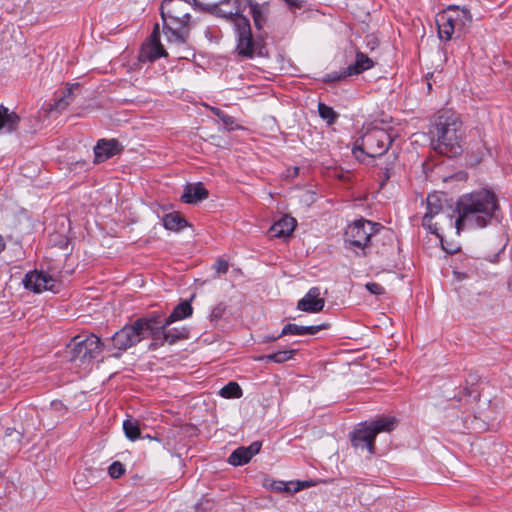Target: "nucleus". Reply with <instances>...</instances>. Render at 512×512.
<instances>
[{"instance_id": "c85d7f7f", "label": "nucleus", "mask_w": 512, "mask_h": 512, "mask_svg": "<svg viewBox=\"0 0 512 512\" xmlns=\"http://www.w3.org/2000/svg\"><path fill=\"white\" fill-rule=\"evenodd\" d=\"M246 3L250 8L255 27L261 29L266 21L261 5L252 0H247Z\"/></svg>"}, {"instance_id": "37998d69", "label": "nucleus", "mask_w": 512, "mask_h": 512, "mask_svg": "<svg viewBox=\"0 0 512 512\" xmlns=\"http://www.w3.org/2000/svg\"><path fill=\"white\" fill-rule=\"evenodd\" d=\"M298 484L301 486V490L311 487L313 485L311 481H298Z\"/></svg>"}, {"instance_id": "ea45409f", "label": "nucleus", "mask_w": 512, "mask_h": 512, "mask_svg": "<svg viewBox=\"0 0 512 512\" xmlns=\"http://www.w3.org/2000/svg\"><path fill=\"white\" fill-rule=\"evenodd\" d=\"M289 7V10L295 12L297 9H301L304 6L303 0H283Z\"/></svg>"}, {"instance_id": "8fccbe9b", "label": "nucleus", "mask_w": 512, "mask_h": 512, "mask_svg": "<svg viewBox=\"0 0 512 512\" xmlns=\"http://www.w3.org/2000/svg\"><path fill=\"white\" fill-rule=\"evenodd\" d=\"M293 173H294V174H297V173H298V167H295V168H294Z\"/></svg>"}, {"instance_id": "a19ab883", "label": "nucleus", "mask_w": 512, "mask_h": 512, "mask_svg": "<svg viewBox=\"0 0 512 512\" xmlns=\"http://www.w3.org/2000/svg\"><path fill=\"white\" fill-rule=\"evenodd\" d=\"M286 484H287L286 492H288V493H296V492L301 491V486L298 484V481H290V482H286Z\"/></svg>"}, {"instance_id": "1a4fd4ad", "label": "nucleus", "mask_w": 512, "mask_h": 512, "mask_svg": "<svg viewBox=\"0 0 512 512\" xmlns=\"http://www.w3.org/2000/svg\"><path fill=\"white\" fill-rule=\"evenodd\" d=\"M103 348L104 344L95 334L76 335L67 345V353L70 361L87 366L101 354Z\"/></svg>"}, {"instance_id": "39448f33", "label": "nucleus", "mask_w": 512, "mask_h": 512, "mask_svg": "<svg viewBox=\"0 0 512 512\" xmlns=\"http://www.w3.org/2000/svg\"><path fill=\"white\" fill-rule=\"evenodd\" d=\"M392 135L378 126H368L363 135L355 142L352 153L359 161L365 156L376 158L384 155L392 144Z\"/></svg>"}, {"instance_id": "6e6552de", "label": "nucleus", "mask_w": 512, "mask_h": 512, "mask_svg": "<svg viewBox=\"0 0 512 512\" xmlns=\"http://www.w3.org/2000/svg\"><path fill=\"white\" fill-rule=\"evenodd\" d=\"M422 225L431 233L435 234L443 244V238L440 231L445 227L453 229L455 227L454 216L447 209H444L443 200L440 195L429 194L426 199V212L422 219Z\"/></svg>"}, {"instance_id": "f03ea898", "label": "nucleus", "mask_w": 512, "mask_h": 512, "mask_svg": "<svg viewBox=\"0 0 512 512\" xmlns=\"http://www.w3.org/2000/svg\"><path fill=\"white\" fill-rule=\"evenodd\" d=\"M194 0H163L160 6L163 33L169 43L183 45L191 29V10Z\"/></svg>"}, {"instance_id": "f8f14e48", "label": "nucleus", "mask_w": 512, "mask_h": 512, "mask_svg": "<svg viewBox=\"0 0 512 512\" xmlns=\"http://www.w3.org/2000/svg\"><path fill=\"white\" fill-rule=\"evenodd\" d=\"M234 31L237 37L236 52L242 58H253L256 52V43L251 32L248 18L238 19Z\"/></svg>"}, {"instance_id": "4468645a", "label": "nucleus", "mask_w": 512, "mask_h": 512, "mask_svg": "<svg viewBox=\"0 0 512 512\" xmlns=\"http://www.w3.org/2000/svg\"><path fill=\"white\" fill-rule=\"evenodd\" d=\"M55 284L56 280L51 275L38 270L28 272L23 279L24 287L34 293L52 291Z\"/></svg>"}, {"instance_id": "5701e85b", "label": "nucleus", "mask_w": 512, "mask_h": 512, "mask_svg": "<svg viewBox=\"0 0 512 512\" xmlns=\"http://www.w3.org/2000/svg\"><path fill=\"white\" fill-rule=\"evenodd\" d=\"M374 61L361 51L356 52L355 62L347 67V73L359 75L362 72L374 67Z\"/></svg>"}, {"instance_id": "c756f323", "label": "nucleus", "mask_w": 512, "mask_h": 512, "mask_svg": "<svg viewBox=\"0 0 512 512\" xmlns=\"http://www.w3.org/2000/svg\"><path fill=\"white\" fill-rule=\"evenodd\" d=\"M189 336V330L185 327H166V342L168 344H174L178 340L186 339Z\"/></svg>"}, {"instance_id": "aec40b11", "label": "nucleus", "mask_w": 512, "mask_h": 512, "mask_svg": "<svg viewBox=\"0 0 512 512\" xmlns=\"http://www.w3.org/2000/svg\"><path fill=\"white\" fill-rule=\"evenodd\" d=\"M328 324L312 325V326H300L297 324L289 323L285 325L280 333V336L285 335H314L323 329H327Z\"/></svg>"}, {"instance_id": "2eb2a0df", "label": "nucleus", "mask_w": 512, "mask_h": 512, "mask_svg": "<svg viewBox=\"0 0 512 512\" xmlns=\"http://www.w3.org/2000/svg\"><path fill=\"white\" fill-rule=\"evenodd\" d=\"M325 299L321 296L320 288L312 287L297 303V309L307 313H318L323 310Z\"/></svg>"}, {"instance_id": "9b49d317", "label": "nucleus", "mask_w": 512, "mask_h": 512, "mask_svg": "<svg viewBox=\"0 0 512 512\" xmlns=\"http://www.w3.org/2000/svg\"><path fill=\"white\" fill-rule=\"evenodd\" d=\"M143 325L146 323L139 318L132 325L124 326L112 336V346L119 351H125L139 343L143 339Z\"/></svg>"}, {"instance_id": "2f4dec72", "label": "nucleus", "mask_w": 512, "mask_h": 512, "mask_svg": "<svg viewBox=\"0 0 512 512\" xmlns=\"http://www.w3.org/2000/svg\"><path fill=\"white\" fill-rule=\"evenodd\" d=\"M318 112L319 116L326 120L329 125L333 124L338 117V114L333 110L332 107L327 106L322 102L318 104Z\"/></svg>"}, {"instance_id": "0eeeda50", "label": "nucleus", "mask_w": 512, "mask_h": 512, "mask_svg": "<svg viewBox=\"0 0 512 512\" xmlns=\"http://www.w3.org/2000/svg\"><path fill=\"white\" fill-rule=\"evenodd\" d=\"M394 417H381L371 422H362L350 434V441L355 449L367 450L370 456L375 454V438L381 432L394 430Z\"/></svg>"}, {"instance_id": "4c0bfd02", "label": "nucleus", "mask_w": 512, "mask_h": 512, "mask_svg": "<svg viewBox=\"0 0 512 512\" xmlns=\"http://www.w3.org/2000/svg\"><path fill=\"white\" fill-rule=\"evenodd\" d=\"M365 287L373 295H383L385 293L384 287L375 282H368Z\"/></svg>"}, {"instance_id": "423d86ee", "label": "nucleus", "mask_w": 512, "mask_h": 512, "mask_svg": "<svg viewBox=\"0 0 512 512\" xmlns=\"http://www.w3.org/2000/svg\"><path fill=\"white\" fill-rule=\"evenodd\" d=\"M472 23L470 11L458 6H449L436 16L438 35L441 40L450 41L453 36L460 38Z\"/></svg>"}, {"instance_id": "473e14b6", "label": "nucleus", "mask_w": 512, "mask_h": 512, "mask_svg": "<svg viewBox=\"0 0 512 512\" xmlns=\"http://www.w3.org/2000/svg\"><path fill=\"white\" fill-rule=\"evenodd\" d=\"M20 439H21V433L15 430L14 428H7L5 438L7 444L12 445L13 442L15 445L12 447V452L18 451L20 448Z\"/></svg>"}, {"instance_id": "dca6fc26", "label": "nucleus", "mask_w": 512, "mask_h": 512, "mask_svg": "<svg viewBox=\"0 0 512 512\" xmlns=\"http://www.w3.org/2000/svg\"><path fill=\"white\" fill-rule=\"evenodd\" d=\"M163 56H166V52L160 42V27L157 23L150 36V44L141 50L140 59L142 61H154Z\"/></svg>"}, {"instance_id": "b1692460", "label": "nucleus", "mask_w": 512, "mask_h": 512, "mask_svg": "<svg viewBox=\"0 0 512 512\" xmlns=\"http://www.w3.org/2000/svg\"><path fill=\"white\" fill-rule=\"evenodd\" d=\"M193 308L189 301H183L179 303L171 312V314L165 319L166 325H171L173 322L183 320L192 315Z\"/></svg>"}, {"instance_id": "f257e3e1", "label": "nucleus", "mask_w": 512, "mask_h": 512, "mask_svg": "<svg viewBox=\"0 0 512 512\" xmlns=\"http://www.w3.org/2000/svg\"><path fill=\"white\" fill-rule=\"evenodd\" d=\"M496 195L486 189L464 194L457 203L458 217L455 219L456 232L465 228H483L487 226L498 210Z\"/></svg>"}, {"instance_id": "cd10ccee", "label": "nucleus", "mask_w": 512, "mask_h": 512, "mask_svg": "<svg viewBox=\"0 0 512 512\" xmlns=\"http://www.w3.org/2000/svg\"><path fill=\"white\" fill-rule=\"evenodd\" d=\"M123 430L125 436L131 440L135 441L140 437V422L139 420L129 417L123 422Z\"/></svg>"}, {"instance_id": "20e7f679", "label": "nucleus", "mask_w": 512, "mask_h": 512, "mask_svg": "<svg viewBox=\"0 0 512 512\" xmlns=\"http://www.w3.org/2000/svg\"><path fill=\"white\" fill-rule=\"evenodd\" d=\"M385 228L377 222L364 218L349 223L344 232V245L346 249L352 250L357 255H366L373 241Z\"/></svg>"}, {"instance_id": "58836bf2", "label": "nucleus", "mask_w": 512, "mask_h": 512, "mask_svg": "<svg viewBox=\"0 0 512 512\" xmlns=\"http://www.w3.org/2000/svg\"><path fill=\"white\" fill-rule=\"evenodd\" d=\"M214 269L217 273V275H221V274H225L227 273L228 269H229V264L226 260L224 259H218L215 264H214Z\"/></svg>"}, {"instance_id": "79ce46f5", "label": "nucleus", "mask_w": 512, "mask_h": 512, "mask_svg": "<svg viewBox=\"0 0 512 512\" xmlns=\"http://www.w3.org/2000/svg\"><path fill=\"white\" fill-rule=\"evenodd\" d=\"M271 488L276 492H286L287 484L284 481H275L271 485Z\"/></svg>"}, {"instance_id": "f3484780", "label": "nucleus", "mask_w": 512, "mask_h": 512, "mask_svg": "<svg viewBox=\"0 0 512 512\" xmlns=\"http://www.w3.org/2000/svg\"><path fill=\"white\" fill-rule=\"evenodd\" d=\"M123 147L116 139H100L94 147V163L104 162L121 153Z\"/></svg>"}, {"instance_id": "9d476101", "label": "nucleus", "mask_w": 512, "mask_h": 512, "mask_svg": "<svg viewBox=\"0 0 512 512\" xmlns=\"http://www.w3.org/2000/svg\"><path fill=\"white\" fill-rule=\"evenodd\" d=\"M246 2V0H220L217 3L205 4L194 0V5L199 11L223 18L233 23L235 27L238 19L247 18L243 15L247 6Z\"/></svg>"}, {"instance_id": "7ed1b4c3", "label": "nucleus", "mask_w": 512, "mask_h": 512, "mask_svg": "<svg viewBox=\"0 0 512 512\" xmlns=\"http://www.w3.org/2000/svg\"><path fill=\"white\" fill-rule=\"evenodd\" d=\"M436 137L435 150L440 154L448 157H455L462 151V122L460 118L450 112H442L436 120L435 132Z\"/></svg>"}, {"instance_id": "a18cd8bd", "label": "nucleus", "mask_w": 512, "mask_h": 512, "mask_svg": "<svg viewBox=\"0 0 512 512\" xmlns=\"http://www.w3.org/2000/svg\"><path fill=\"white\" fill-rule=\"evenodd\" d=\"M4 248H5V242H4L3 237L0 235V253L4 250Z\"/></svg>"}, {"instance_id": "de8ad7c7", "label": "nucleus", "mask_w": 512, "mask_h": 512, "mask_svg": "<svg viewBox=\"0 0 512 512\" xmlns=\"http://www.w3.org/2000/svg\"><path fill=\"white\" fill-rule=\"evenodd\" d=\"M371 44V49H374V47L377 45V41L376 40H372L371 42H368V45Z\"/></svg>"}, {"instance_id": "e433bc0d", "label": "nucleus", "mask_w": 512, "mask_h": 512, "mask_svg": "<svg viewBox=\"0 0 512 512\" xmlns=\"http://www.w3.org/2000/svg\"><path fill=\"white\" fill-rule=\"evenodd\" d=\"M226 311V305L224 303H218L211 311L210 318L211 320H220Z\"/></svg>"}, {"instance_id": "4be33fe9", "label": "nucleus", "mask_w": 512, "mask_h": 512, "mask_svg": "<svg viewBox=\"0 0 512 512\" xmlns=\"http://www.w3.org/2000/svg\"><path fill=\"white\" fill-rule=\"evenodd\" d=\"M19 122L20 117L16 112L0 105V130L4 128L10 133L14 132L18 128Z\"/></svg>"}, {"instance_id": "f704fd0d", "label": "nucleus", "mask_w": 512, "mask_h": 512, "mask_svg": "<svg viewBox=\"0 0 512 512\" xmlns=\"http://www.w3.org/2000/svg\"><path fill=\"white\" fill-rule=\"evenodd\" d=\"M108 473L111 478L117 479L125 473V467L121 462L115 461L109 466Z\"/></svg>"}, {"instance_id": "c03bdc74", "label": "nucleus", "mask_w": 512, "mask_h": 512, "mask_svg": "<svg viewBox=\"0 0 512 512\" xmlns=\"http://www.w3.org/2000/svg\"><path fill=\"white\" fill-rule=\"evenodd\" d=\"M202 505H203L202 502L196 504L195 509L197 512H205L202 508Z\"/></svg>"}, {"instance_id": "09e8293b", "label": "nucleus", "mask_w": 512, "mask_h": 512, "mask_svg": "<svg viewBox=\"0 0 512 512\" xmlns=\"http://www.w3.org/2000/svg\"><path fill=\"white\" fill-rule=\"evenodd\" d=\"M280 337H281L280 335L277 337H269L265 341H275V340L279 339Z\"/></svg>"}, {"instance_id": "49530a36", "label": "nucleus", "mask_w": 512, "mask_h": 512, "mask_svg": "<svg viewBox=\"0 0 512 512\" xmlns=\"http://www.w3.org/2000/svg\"><path fill=\"white\" fill-rule=\"evenodd\" d=\"M51 405H52V407H54V408H60V406H62V403H61V402H55V401H54V402H52V403H51Z\"/></svg>"}, {"instance_id": "c9c22d12", "label": "nucleus", "mask_w": 512, "mask_h": 512, "mask_svg": "<svg viewBox=\"0 0 512 512\" xmlns=\"http://www.w3.org/2000/svg\"><path fill=\"white\" fill-rule=\"evenodd\" d=\"M211 111L213 112L214 115H216L222 121V123L225 126L229 127V126L234 125V123H235L234 118L232 116L224 113L219 108L212 107Z\"/></svg>"}, {"instance_id": "ddd939ff", "label": "nucleus", "mask_w": 512, "mask_h": 512, "mask_svg": "<svg viewBox=\"0 0 512 512\" xmlns=\"http://www.w3.org/2000/svg\"><path fill=\"white\" fill-rule=\"evenodd\" d=\"M146 325L142 328L143 339L146 337L152 338L150 345L151 349H156L159 346L164 345L166 342V321L161 322L158 317L141 318Z\"/></svg>"}, {"instance_id": "6ab92c4d", "label": "nucleus", "mask_w": 512, "mask_h": 512, "mask_svg": "<svg viewBox=\"0 0 512 512\" xmlns=\"http://www.w3.org/2000/svg\"><path fill=\"white\" fill-rule=\"evenodd\" d=\"M208 197V191L204 188L202 183L187 184L184 192L181 195V200L187 204H194L200 202Z\"/></svg>"}, {"instance_id": "393cba45", "label": "nucleus", "mask_w": 512, "mask_h": 512, "mask_svg": "<svg viewBox=\"0 0 512 512\" xmlns=\"http://www.w3.org/2000/svg\"><path fill=\"white\" fill-rule=\"evenodd\" d=\"M80 85L78 83L71 84L66 87L64 90L62 96H60L54 104V107L58 111H62L66 109L73 101L74 99V91L79 90Z\"/></svg>"}, {"instance_id": "412c9836", "label": "nucleus", "mask_w": 512, "mask_h": 512, "mask_svg": "<svg viewBox=\"0 0 512 512\" xmlns=\"http://www.w3.org/2000/svg\"><path fill=\"white\" fill-rule=\"evenodd\" d=\"M295 227L296 220L292 217L284 216L271 226L270 232L273 237H287L292 234Z\"/></svg>"}, {"instance_id": "a878e982", "label": "nucleus", "mask_w": 512, "mask_h": 512, "mask_svg": "<svg viewBox=\"0 0 512 512\" xmlns=\"http://www.w3.org/2000/svg\"><path fill=\"white\" fill-rule=\"evenodd\" d=\"M163 225L168 230L178 231L185 228L188 223L178 213H168L163 217Z\"/></svg>"}, {"instance_id": "72a5a7b5", "label": "nucleus", "mask_w": 512, "mask_h": 512, "mask_svg": "<svg viewBox=\"0 0 512 512\" xmlns=\"http://www.w3.org/2000/svg\"><path fill=\"white\" fill-rule=\"evenodd\" d=\"M349 76H352V74H348L347 73V67L340 70V71H334V72H330V73H327L323 76V82L325 83H333V82H339V81H342L344 79H346L347 77Z\"/></svg>"}, {"instance_id": "bb28decb", "label": "nucleus", "mask_w": 512, "mask_h": 512, "mask_svg": "<svg viewBox=\"0 0 512 512\" xmlns=\"http://www.w3.org/2000/svg\"><path fill=\"white\" fill-rule=\"evenodd\" d=\"M295 353H296V350H293V349L282 350V351H277L275 353H271L268 355L259 356L258 358H256V360L263 361L265 363H269V362L284 363V362L290 360L294 356Z\"/></svg>"}, {"instance_id": "a211bd4d", "label": "nucleus", "mask_w": 512, "mask_h": 512, "mask_svg": "<svg viewBox=\"0 0 512 512\" xmlns=\"http://www.w3.org/2000/svg\"><path fill=\"white\" fill-rule=\"evenodd\" d=\"M261 447L262 443L260 441H254L248 447H239L230 454L228 462L233 466H242L258 454Z\"/></svg>"}, {"instance_id": "7c9ffc66", "label": "nucleus", "mask_w": 512, "mask_h": 512, "mask_svg": "<svg viewBox=\"0 0 512 512\" xmlns=\"http://www.w3.org/2000/svg\"><path fill=\"white\" fill-rule=\"evenodd\" d=\"M220 395L224 398H240L242 389L236 382H229L220 390Z\"/></svg>"}]
</instances>
